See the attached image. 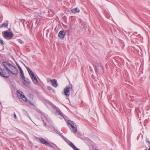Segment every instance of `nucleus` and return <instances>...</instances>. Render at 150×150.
<instances>
[{
  "mask_svg": "<svg viewBox=\"0 0 150 150\" xmlns=\"http://www.w3.org/2000/svg\"><path fill=\"white\" fill-rule=\"evenodd\" d=\"M4 67L6 69V72L2 68H0V75L3 77L7 78L9 76V73L16 75L18 74V70L11 64L4 62L3 63Z\"/></svg>",
  "mask_w": 150,
  "mask_h": 150,
  "instance_id": "f257e3e1",
  "label": "nucleus"
},
{
  "mask_svg": "<svg viewBox=\"0 0 150 150\" xmlns=\"http://www.w3.org/2000/svg\"><path fill=\"white\" fill-rule=\"evenodd\" d=\"M68 126L73 132L75 133L77 131V127L73 122L69 120L68 122Z\"/></svg>",
  "mask_w": 150,
  "mask_h": 150,
  "instance_id": "f03ea898",
  "label": "nucleus"
},
{
  "mask_svg": "<svg viewBox=\"0 0 150 150\" xmlns=\"http://www.w3.org/2000/svg\"><path fill=\"white\" fill-rule=\"evenodd\" d=\"M26 68L28 73L29 74L30 76L32 79L33 81L35 83H36L38 82V81L35 76L34 74L32 71L28 67H27L25 66Z\"/></svg>",
  "mask_w": 150,
  "mask_h": 150,
  "instance_id": "7ed1b4c3",
  "label": "nucleus"
},
{
  "mask_svg": "<svg viewBox=\"0 0 150 150\" xmlns=\"http://www.w3.org/2000/svg\"><path fill=\"white\" fill-rule=\"evenodd\" d=\"M2 33H3V36L4 37L7 39H11L13 35V34L12 32H9L7 31H6Z\"/></svg>",
  "mask_w": 150,
  "mask_h": 150,
  "instance_id": "20e7f679",
  "label": "nucleus"
},
{
  "mask_svg": "<svg viewBox=\"0 0 150 150\" xmlns=\"http://www.w3.org/2000/svg\"><path fill=\"white\" fill-rule=\"evenodd\" d=\"M17 93L19 98H21L23 100L26 102L28 101L27 98L25 96L23 92L18 90L17 91Z\"/></svg>",
  "mask_w": 150,
  "mask_h": 150,
  "instance_id": "39448f33",
  "label": "nucleus"
},
{
  "mask_svg": "<svg viewBox=\"0 0 150 150\" xmlns=\"http://www.w3.org/2000/svg\"><path fill=\"white\" fill-rule=\"evenodd\" d=\"M63 139L73 149L75 150V149H77V148L74 145V144L70 141L67 139L66 138L62 136V137Z\"/></svg>",
  "mask_w": 150,
  "mask_h": 150,
  "instance_id": "423d86ee",
  "label": "nucleus"
},
{
  "mask_svg": "<svg viewBox=\"0 0 150 150\" xmlns=\"http://www.w3.org/2000/svg\"><path fill=\"white\" fill-rule=\"evenodd\" d=\"M71 89V88L69 87H66L64 88V94L67 97H68L69 96Z\"/></svg>",
  "mask_w": 150,
  "mask_h": 150,
  "instance_id": "0eeeda50",
  "label": "nucleus"
},
{
  "mask_svg": "<svg viewBox=\"0 0 150 150\" xmlns=\"http://www.w3.org/2000/svg\"><path fill=\"white\" fill-rule=\"evenodd\" d=\"M37 139L41 144H44L47 146L49 143L43 138H37Z\"/></svg>",
  "mask_w": 150,
  "mask_h": 150,
  "instance_id": "6e6552de",
  "label": "nucleus"
},
{
  "mask_svg": "<svg viewBox=\"0 0 150 150\" xmlns=\"http://www.w3.org/2000/svg\"><path fill=\"white\" fill-rule=\"evenodd\" d=\"M65 34L66 32L64 31L61 30L58 33V36L60 38L63 39L64 38Z\"/></svg>",
  "mask_w": 150,
  "mask_h": 150,
  "instance_id": "1a4fd4ad",
  "label": "nucleus"
},
{
  "mask_svg": "<svg viewBox=\"0 0 150 150\" xmlns=\"http://www.w3.org/2000/svg\"><path fill=\"white\" fill-rule=\"evenodd\" d=\"M49 80L51 82L53 86L55 87L57 86V84L56 80L55 79L53 80L49 79Z\"/></svg>",
  "mask_w": 150,
  "mask_h": 150,
  "instance_id": "9d476101",
  "label": "nucleus"
},
{
  "mask_svg": "<svg viewBox=\"0 0 150 150\" xmlns=\"http://www.w3.org/2000/svg\"><path fill=\"white\" fill-rule=\"evenodd\" d=\"M72 13H74L75 11L77 13H79L80 12V10L78 8H73L71 10Z\"/></svg>",
  "mask_w": 150,
  "mask_h": 150,
  "instance_id": "9b49d317",
  "label": "nucleus"
},
{
  "mask_svg": "<svg viewBox=\"0 0 150 150\" xmlns=\"http://www.w3.org/2000/svg\"><path fill=\"white\" fill-rule=\"evenodd\" d=\"M8 22L3 23L2 24L0 25V28H2L3 27H6L8 26Z\"/></svg>",
  "mask_w": 150,
  "mask_h": 150,
  "instance_id": "f8f14e48",
  "label": "nucleus"
},
{
  "mask_svg": "<svg viewBox=\"0 0 150 150\" xmlns=\"http://www.w3.org/2000/svg\"><path fill=\"white\" fill-rule=\"evenodd\" d=\"M41 118L42 119V121H43L44 122V125H46V124L45 122H44V121L45 120H46L47 119L46 117H45L43 115H42L41 116Z\"/></svg>",
  "mask_w": 150,
  "mask_h": 150,
  "instance_id": "ddd939ff",
  "label": "nucleus"
},
{
  "mask_svg": "<svg viewBox=\"0 0 150 150\" xmlns=\"http://www.w3.org/2000/svg\"><path fill=\"white\" fill-rule=\"evenodd\" d=\"M21 77L22 79L24 81H25V76H24V74L23 72L22 73H21Z\"/></svg>",
  "mask_w": 150,
  "mask_h": 150,
  "instance_id": "4468645a",
  "label": "nucleus"
},
{
  "mask_svg": "<svg viewBox=\"0 0 150 150\" xmlns=\"http://www.w3.org/2000/svg\"><path fill=\"white\" fill-rule=\"evenodd\" d=\"M18 42L21 44H23V42L22 40L20 39H18L17 40Z\"/></svg>",
  "mask_w": 150,
  "mask_h": 150,
  "instance_id": "2eb2a0df",
  "label": "nucleus"
},
{
  "mask_svg": "<svg viewBox=\"0 0 150 150\" xmlns=\"http://www.w3.org/2000/svg\"><path fill=\"white\" fill-rule=\"evenodd\" d=\"M47 146H48L49 147H52V148H54V147L53 146H52L49 143H48V144L47 145Z\"/></svg>",
  "mask_w": 150,
  "mask_h": 150,
  "instance_id": "dca6fc26",
  "label": "nucleus"
},
{
  "mask_svg": "<svg viewBox=\"0 0 150 150\" xmlns=\"http://www.w3.org/2000/svg\"><path fill=\"white\" fill-rule=\"evenodd\" d=\"M23 83L24 85H25L26 86H27L28 85V84L26 83V82H25V81H24L23 82Z\"/></svg>",
  "mask_w": 150,
  "mask_h": 150,
  "instance_id": "f3484780",
  "label": "nucleus"
},
{
  "mask_svg": "<svg viewBox=\"0 0 150 150\" xmlns=\"http://www.w3.org/2000/svg\"><path fill=\"white\" fill-rule=\"evenodd\" d=\"M47 89L48 90H50L52 89V87L51 86H47Z\"/></svg>",
  "mask_w": 150,
  "mask_h": 150,
  "instance_id": "a211bd4d",
  "label": "nucleus"
},
{
  "mask_svg": "<svg viewBox=\"0 0 150 150\" xmlns=\"http://www.w3.org/2000/svg\"><path fill=\"white\" fill-rule=\"evenodd\" d=\"M14 117L15 119H16L17 118V117L15 113H14Z\"/></svg>",
  "mask_w": 150,
  "mask_h": 150,
  "instance_id": "6ab92c4d",
  "label": "nucleus"
},
{
  "mask_svg": "<svg viewBox=\"0 0 150 150\" xmlns=\"http://www.w3.org/2000/svg\"><path fill=\"white\" fill-rule=\"evenodd\" d=\"M0 43L3 45L4 44L3 40L1 39H0Z\"/></svg>",
  "mask_w": 150,
  "mask_h": 150,
  "instance_id": "aec40b11",
  "label": "nucleus"
},
{
  "mask_svg": "<svg viewBox=\"0 0 150 150\" xmlns=\"http://www.w3.org/2000/svg\"><path fill=\"white\" fill-rule=\"evenodd\" d=\"M29 104H30V105L34 106V104L33 103H32V102H31V101H29Z\"/></svg>",
  "mask_w": 150,
  "mask_h": 150,
  "instance_id": "412c9836",
  "label": "nucleus"
},
{
  "mask_svg": "<svg viewBox=\"0 0 150 150\" xmlns=\"http://www.w3.org/2000/svg\"><path fill=\"white\" fill-rule=\"evenodd\" d=\"M37 15L38 14H35L34 15V16L36 17H38V16H37Z\"/></svg>",
  "mask_w": 150,
  "mask_h": 150,
  "instance_id": "4be33fe9",
  "label": "nucleus"
},
{
  "mask_svg": "<svg viewBox=\"0 0 150 150\" xmlns=\"http://www.w3.org/2000/svg\"><path fill=\"white\" fill-rule=\"evenodd\" d=\"M20 71L21 73L23 72L22 69L20 70Z\"/></svg>",
  "mask_w": 150,
  "mask_h": 150,
  "instance_id": "5701e85b",
  "label": "nucleus"
},
{
  "mask_svg": "<svg viewBox=\"0 0 150 150\" xmlns=\"http://www.w3.org/2000/svg\"><path fill=\"white\" fill-rule=\"evenodd\" d=\"M38 23V20H36V21L35 22V24H37Z\"/></svg>",
  "mask_w": 150,
  "mask_h": 150,
  "instance_id": "b1692460",
  "label": "nucleus"
},
{
  "mask_svg": "<svg viewBox=\"0 0 150 150\" xmlns=\"http://www.w3.org/2000/svg\"><path fill=\"white\" fill-rule=\"evenodd\" d=\"M18 67L20 70L22 69L21 68V67H20V66L19 67Z\"/></svg>",
  "mask_w": 150,
  "mask_h": 150,
  "instance_id": "393cba45",
  "label": "nucleus"
},
{
  "mask_svg": "<svg viewBox=\"0 0 150 150\" xmlns=\"http://www.w3.org/2000/svg\"><path fill=\"white\" fill-rule=\"evenodd\" d=\"M16 65H17V66H18V67H19L20 66L18 65V64L17 63H16Z\"/></svg>",
  "mask_w": 150,
  "mask_h": 150,
  "instance_id": "a878e982",
  "label": "nucleus"
},
{
  "mask_svg": "<svg viewBox=\"0 0 150 150\" xmlns=\"http://www.w3.org/2000/svg\"><path fill=\"white\" fill-rule=\"evenodd\" d=\"M144 150H150V147H149V148L148 149H145Z\"/></svg>",
  "mask_w": 150,
  "mask_h": 150,
  "instance_id": "bb28decb",
  "label": "nucleus"
},
{
  "mask_svg": "<svg viewBox=\"0 0 150 150\" xmlns=\"http://www.w3.org/2000/svg\"><path fill=\"white\" fill-rule=\"evenodd\" d=\"M59 114L61 115L62 117H63V115L61 114L60 113H59Z\"/></svg>",
  "mask_w": 150,
  "mask_h": 150,
  "instance_id": "cd10ccee",
  "label": "nucleus"
},
{
  "mask_svg": "<svg viewBox=\"0 0 150 150\" xmlns=\"http://www.w3.org/2000/svg\"><path fill=\"white\" fill-rule=\"evenodd\" d=\"M95 150H98V149H95Z\"/></svg>",
  "mask_w": 150,
  "mask_h": 150,
  "instance_id": "c85d7f7f",
  "label": "nucleus"
},
{
  "mask_svg": "<svg viewBox=\"0 0 150 150\" xmlns=\"http://www.w3.org/2000/svg\"><path fill=\"white\" fill-rule=\"evenodd\" d=\"M54 144V145H55V144Z\"/></svg>",
  "mask_w": 150,
  "mask_h": 150,
  "instance_id": "c756f323",
  "label": "nucleus"
},
{
  "mask_svg": "<svg viewBox=\"0 0 150 150\" xmlns=\"http://www.w3.org/2000/svg\"><path fill=\"white\" fill-rule=\"evenodd\" d=\"M111 150H113V149H111Z\"/></svg>",
  "mask_w": 150,
  "mask_h": 150,
  "instance_id": "7c9ffc66",
  "label": "nucleus"
}]
</instances>
